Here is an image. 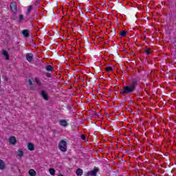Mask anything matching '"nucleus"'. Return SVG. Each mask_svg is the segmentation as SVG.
I'll return each mask as SVG.
<instances>
[{
  "label": "nucleus",
  "instance_id": "nucleus-1",
  "mask_svg": "<svg viewBox=\"0 0 176 176\" xmlns=\"http://www.w3.org/2000/svg\"><path fill=\"white\" fill-rule=\"evenodd\" d=\"M138 82H140L138 78H132L130 85L125 86L123 89H120L121 94H131L134 93L137 86H138Z\"/></svg>",
  "mask_w": 176,
  "mask_h": 176
},
{
  "label": "nucleus",
  "instance_id": "nucleus-2",
  "mask_svg": "<svg viewBox=\"0 0 176 176\" xmlns=\"http://www.w3.org/2000/svg\"><path fill=\"white\" fill-rule=\"evenodd\" d=\"M45 89H52L54 85V77L50 73L45 72Z\"/></svg>",
  "mask_w": 176,
  "mask_h": 176
},
{
  "label": "nucleus",
  "instance_id": "nucleus-3",
  "mask_svg": "<svg viewBox=\"0 0 176 176\" xmlns=\"http://www.w3.org/2000/svg\"><path fill=\"white\" fill-rule=\"evenodd\" d=\"M97 173H100V168L95 166L92 170L88 171L85 173V176H97Z\"/></svg>",
  "mask_w": 176,
  "mask_h": 176
},
{
  "label": "nucleus",
  "instance_id": "nucleus-4",
  "mask_svg": "<svg viewBox=\"0 0 176 176\" xmlns=\"http://www.w3.org/2000/svg\"><path fill=\"white\" fill-rule=\"evenodd\" d=\"M45 105H52L53 104V98L49 96L47 92H45Z\"/></svg>",
  "mask_w": 176,
  "mask_h": 176
},
{
  "label": "nucleus",
  "instance_id": "nucleus-5",
  "mask_svg": "<svg viewBox=\"0 0 176 176\" xmlns=\"http://www.w3.org/2000/svg\"><path fill=\"white\" fill-rule=\"evenodd\" d=\"M58 148L62 152H67V142L62 140L58 144Z\"/></svg>",
  "mask_w": 176,
  "mask_h": 176
},
{
  "label": "nucleus",
  "instance_id": "nucleus-6",
  "mask_svg": "<svg viewBox=\"0 0 176 176\" xmlns=\"http://www.w3.org/2000/svg\"><path fill=\"white\" fill-rule=\"evenodd\" d=\"M45 72H46V74H52V72L54 71V67L51 65H45Z\"/></svg>",
  "mask_w": 176,
  "mask_h": 176
},
{
  "label": "nucleus",
  "instance_id": "nucleus-7",
  "mask_svg": "<svg viewBox=\"0 0 176 176\" xmlns=\"http://www.w3.org/2000/svg\"><path fill=\"white\" fill-rule=\"evenodd\" d=\"M10 8L13 13H17V3H16L15 1H13L10 4Z\"/></svg>",
  "mask_w": 176,
  "mask_h": 176
},
{
  "label": "nucleus",
  "instance_id": "nucleus-8",
  "mask_svg": "<svg viewBox=\"0 0 176 176\" xmlns=\"http://www.w3.org/2000/svg\"><path fill=\"white\" fill-rule=\"evenodd\" d=\"M8 140L10 144H11L12 145H16V144L17 143V140H16V137L14 136H11Z\"/></svg>",
  "mask_w": 176,
  "mask_h": 176
},
{
  "label": "nucleus",
  "instance_id": "nucleus-9",
  "mask_svg": "<svg viewBox=\"0 0 176 176\" xmlns=\"http://www.w3.org/2000/svg\"><path fill=\"white\" fill-rule=\"evenodd\" d=\"M59 124L60 126H62V127H67V126H68V122L65 120H60Z\"/></svg>",
  "mask_w": 176,
  "mask_h": 176
},
{
  "label": "nucleus",
  "instance_id": "nucleus-10",
  "mask_svg": "<svg viewBox=\"0 0 176 176\" xmlns=\"http://www.w3.org/2000/svg\"><path fill=\"white\" fill-rule=\"evenodd\" d=\"M25 38H28L30 36V30H23L21 32Z\"/></svg>",
  "mask_w": 176,
  "mask_h": 176
},
{
  "label": "nucleus",
  "instance_id": "nucleus-11",
  "mask_svg": "<svg viewBox=\"0 0 176 176\" xmlns=\"http://www.w3.org/2000/svg\"><path fill=\"white\" fill-rule=\"evenodd\" d=\"M34 58V56L32 55V54L29 53L26 54V60H28L29 61V63H31V61H32Z\"/></svg>",
  "mask_w": 176,
  "mask_h": 176
},
{
  "label": "nucleus",
  "instance_id": "nucleus-12",
  "mask_svg": "<svg viewBox=\"0 0 176 176\" xmlns=\"http://www.w3.org/2000/svg\"><path fill=\"white\" fill-rule=\"evenodd\" d=\"M28 148L29 151H34L35 146H34V144L30 142L28 144Z\"/></svg>",
  "mask_w": 176,
  "mask_h": 176
},
{
  "label": "nucleus",
  "instance_id": "nucleus-13",
  "mask_svg": "<svg viewBox=\"0 0 176 176\" xmlns=\"http://www.w3.org/2000/svg\"><path fill=\"white\" fill-rule=\"evenodd\" d=\"M2 54L6 57V60H9V53H8V51L3 50Z\"/></svg>",
  "mask_w": 176,
  "mask_h": 176
},
{
  "label": "nucleus",
  "instance_id": "nucleus-14",
  "mask_svg": "<svg viewBox=\"0 0 176 176\" xmlns=\"http://www.w3.org/2000/svg\"><path fill=\"white\" fill-rule=\"evenodd\" d=\"M76 174L78 176L83 175V170H82L81 168H78L76 171Z\"/></svg>",
  "mask_w": 176,
  "mask_h": 176
},
{
  "label": "nucleus",
  "instance_id": "nucleus-15",
  "mask_svg": "<svg viewBox=\"0 0 176 176\" xmlns=\"http://www.w3.org/2000/svg\"><path fill=\"white\" fill-rule=\"evenodd\" d=\"M16 153L19 157H23V156L24 155V151H23V150H18L16 151Z\"/></svg>",
  "mask_w": 176,
  "mask_h": 176
},
{
  "label": "nucleus",
  "instance_id": "nucleus-16",
  "mask_svg": "<svg viewBox=\"0 0 176 176\" xmlns=\"http://www.w3.org/2000/svg\"><path fill=\"white\" fill-rule=\"evenodd\" d=\"M0 170H5V162L0 160Z\"/></svg>",
  "mask_w": 176,
  "mask_h": 176
},
{
  "label": "nucleus",
  "instance_id": "nucleus-17",
  "mask_svg": "<svg viewBox=\"0 0 176 176\" xmlns=\"http://www.w3.org/2000/svg\"><path fill=\"white\" fill-rule=\"evenodd\" d=\"M29 175L30 176H35V175H36V172L34 169H30L29 170Z\"/></svg>",
  "mask_w": 176,
  "mask_h": 176
},
{
  "label": "nucleus",
  "instance_id": "nucleus-18",
  "mask_svg": "<svg viewBox=\"0 0 176 176\" xmlns=\"http://www.w3.org/2000/svg\"><path fill=\"white\" fill-rule=\"evenodd\" d=\"M126 35H127V32L126 31H124V30H122L120 33V36L124 37V36H126Z\"/></svg>",
  "mask_w": 176,
  "mask_h": 176
},
{
  "label": "nucleus",
  "instance_id": "nucleus-19",
  "mask_svg": "<svg viewBox=\"0 0 176 176\" xmlns=\"http://www.w3.org/2000/svg\"><path fill=\"white\" fill-rule=\"evenodd\" d=\"M31 10H32V6H30L29 8H28V10L26 11L27 16H28V14H30V12H31Z\"/></svg>",
  "mask_w": 176,
  "mask_h": 176
},
{
  "label": "nucleus",
  "instance_id": "nucleus-20",
  "mask_svg": "<svg viewBox=\"0 0 176 176\" xmlns=\"http://www.w3.org/2000/svg\"><path fill=\"white\" fill-rule=\"evenodd\" d=\"M49 171L51 175H54V174H56V170H54V168H50Z\"/></svg>",
  "mask_w": 176,
  "mask_h": 176
},
{
  "label": "nucleus",
  "instance_id": "nucleus-21",
  "mask_svg": "<svg viewBox=\"0 0 176 176\" xmlns=\"http://www.w3.org/2000/svg\"><path fill=\"white\" fill-rule=\"evenodd\" d=\"M23 20H24V15L20 14L19 18V21L21 22V21H23Z\"/></svg>",
  "mask_w": 176,
  "mask_h": 176
},
{
  "label": "nucleus",
  "instance_id": "nucleus-22",
  "mask_svg": "<svg viewBox=\"0 0 176 176\" xmlns=\"http://www.w3.org/2000/svg\"><path fill=\"white\" fill-rule=\"evenodd\" d=\"M105 71H107V72H109V71H113V69L112 67H107L105 68Z\"/></svg>",
  "mask_w": 176,
  "mask_h": 176
},
{
  "label": "nucleus",
  "instance_id": "nucleus-23",
  "mask_svg": "<svg viewBox=\"0 0 176 176\" xmlns=\"http://www.w3.org/2000/svg\"><path fill=\"white\" fill-rule=\"evenodd\" d=\"M91 118H98V113H94L91 114Z\"/></svg>",
  "mask_w": 176,
  "mask_h": 176
},
{
  "label": "nucleus",
  "instance_id": "nucleus-24",
  "mask_svg": "<svg viewBox=\"0 0 176 176\" xmlns=\"http://www.w3.org/2000/svg\"><path fill=\"white\" fill-rule=\"evenodd\" d=\"M144 53H146V54H147V56L151 55V50L147 49L144 51Z\"/></svg>",
  "mask_w": 176,
  "mask_h": 176
},
{
  "label": "nucleus",
  "instance_id": "nucleus-25",
  "mask_svg": "<svg viewBox=\"0 0 176 176\" xmlns=\"http://www.w3.org/2000/svg\"><path fill=\"white\" fill-rule=\"evenodd\" d=\"M35 82L38 85V86H41V81L38 78H35Z\"/></svg>",
  "mask_w": 176,
  "mask_h": 176
},
{
  "label": "nucleus",
  "instance_id": "nucleus-26",
  "mask_svg": "<svg viewBox=\"0 0 176 176\" xmlns=\"http://www.w3.org/2000/svg\"><path fill=\"white\" fill-rule=\"evenodd\" d=\"M41 94V97H43V98H45V90H42Z\"/></svg>",
  "mask_w": 176,
  "mask_h": 176
},
{
  "label": "nucleus",
  "instance_id": "nucleus-27",
  "mask_svg": "<svg viewBox=\"0 0 176 176\" xmlns=\"http://www.w3.org/2000/svg\"><path fill=\"white\" fill-rule=\"evenodd\" d=\"M81 140L86 141V136L85 135H81Z\"/></svg>",
  "mask_w": 176,
  "mask_h": 176
},
{
  "label": "nucleus",
  "instance_id": "nucleus-28",
  "mask_svg": "<svg viewBox=\"0 0 176 176\" xmlns=\"http://www.w3.org/2000/svg\"><path fill=\"white\" fill-rule=\"evenodd\" d=\"M28 82L30 86H32V80L31 79H29Z\"/></svg>",
  "mask_w": 176,
  "mask_h": 176
},
{
  "label": "nucleus",
  "instance_id": "nucleus-29",
  "mask_svg": "<svg viewBox=\"0 0 176 176\" xmlns=\"http://www.w3.org/2000/svg\"><path fill=\"white\" fill-rule=\"evenodd\" d=\"M45 58H49V55L46 54V55L45 56Z\"/></svg>",
  "mask_w": 176,
  "mask_h": 176
},
{
  "label": "nucleus",
  "instance_id": "nucleus-30",
  "mask_svg": "<svg viewBox=\"0 0 176 176\" xmlns=\"http://www.w3.org/2000/svg\"><path fill=\"white\" fill-rule=\"evenodd\" d=\"M46 35H49V31H47Z\"/></svg>",
  "mask_w": 176,
  "mask_h": 176
},
{
  "label": "nucleus",
  "instance_id": "nucleus-31",
  "mask_svg": "<svg viewBox=\"0 0 176 176\" xmlns=\"http://www.w3.org/2000/svg\"><path fill=\"white\" fill-rule=\"evenodd\" d=\"M36 3H39V1H36Z\"/></svg>",
  "mask_w": 176,
  "mask_h": 176
},
{
  "label": "nucleus",
  "instance_id": "nucleus-32",
  "mask_svg": "<svg viewBox=\"0 0 176 176\" xmlns=\"http://www.w3.org/2000/svg\"><path fill=\"white\" fill-rule=\"evenodd\" d=\"M5 80H8V78H7V77H6V78H5Z\"/></svg>",
  "mask_w": 176,
  "mask_h": 176
}]
</instances>
